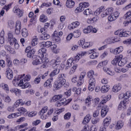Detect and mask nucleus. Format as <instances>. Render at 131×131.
<instances>
[{
	"label": "nucleus",
	"instance_id": "1",
	"mask_svg": "<svg viewBox=\"0 0 131 131\" xmlns=\"http://www.w3.org/2000/svg\"><path fill=\"white\" fill-rule=\"evenodd\" d=\"M38 54L41 56V57L39 56H36L33 60V65L36 66L39 65V64H42V67L43 68H47L49 66V62H50V59L48 58L47 49L45 48H41L38 50Z\"/></svg>",
	"mask_w": 131,
	"mask_h": 131
},
{
	"label": "nucleus",
	"instance_id": "2",
	"mask_svg": "<svg viewBox=\"0 0 131 131\" xmlns=\"http://www.w3.org/2000/svg\"><path fill=\"white\" fill-rule=\"evenodd\" d=\"M31 76L30 75H19L14 77L12 83L15 86H21V89H27L30 86V83L28 81L30 80Z\"/></svg>",
	"mask_w": 131,
	"mask_h": 131
},
{
	"label": "nucleus",
	"instance_id": "3",
	"mask_svg": "<svg viewBox=\"0 0 131 131\" xmlns=\"http://www.w3.org/2000/svg\"><path fill=\"white\" fill-rule=\"evenodd\" d=\"M54 86L56 90H60L62 86H64V88L69 86V82H66V75L64 74H59L58 75Z\"/></svg>",
	"mask_w": 131,
	"mask_h": 131
},
{
	"label": "nucleus",
	"instance_id": "4",
	"mask_svg": "<svg viewBox=\"0 0 131 131\" xmlns=\"http://www.w3.org/2000/svg\"><path fill=\"white\" fill-rule=\"evenodd\" d=\"M114 11V8H113V7H108L105 9V6H100L95 11L94 15H95V16H99V15L100 14L101 18H105V17L109 16Z\"/></svg>",
	"mask_w": 131,
	"mask_h": 131
},
{
	"label": "nucleus",
	"instance_id": "5",
	"mask_svg": "<svg viewBox=\"0 0 131 131\" xmlns=\"http://www.w3.org/2000/svg\"><path fill=\"white\" fill-rule=\"evenodd\" d=\"M63 98V95L61 94L55 95L53 97L52 99L51 100L52 102H56V106L57 107H60V106H66V105H68L71 101H72V99L69 98L68 99H66V98ZM58 100H59L58 101ZM57 101H58L57 102Z\"/></svg>",
	"mask_w": 131,
	"mask_h": 131
},
{
	"label": "nucleus",
	"instance_id": "6",
	"mask_svg": "<svg viewBox=\"0 0 131 131\" xmlns=\"http://www.w3.org/2000/svg\"><path fill=\"white\" fill-rule=\"evenodd\" d=\"M51 62L53 63V67H55V68H64L65 67V65L61 63V58L59 56H57L55 59H53Z\"/></svg>",
	"mask_w": 131,
	"mask_h": 131
},
{
	"label": "nucleus",
	"instance_id": "7",
	"mask_svg": "<svg viewBox=\"0 0 131 131\" xmlns=\"http://www.w3.org/2000/svg\"><path fill=\"white\" fill-rule=\"evenodd\" d=\"M90 7V3L89 2H82L79 4V6L75 10V13H81L84 11V9Z\"/></svg>",
	"mask_w": 131,
	"mask_h": 131
},
{
	"label": "nucleus",
	"instance_id": "8",
	"mask_svg": "<svg viewBox=\"0 0 131 131\" xmlns=\"http://www.w3.org/2000/svg\"><path fill=\"white\" fill-rule=\"evenodd\" d=\"M119 16H120V12L118 11H113L112 13L110 14V15L107 17V20L110 22H113V21H115L117 19L119 18Z\"/></svg>",
	"mask_w": 131,
	"mask_h": 131
},
{
	"label": "nucleus",
	"instance_id": "9",
	"mask_svg": "<svg viewBox=\"0 0 131 131\" xmlns=\"http://www.w3.org/2000/svg\"><path fill=\"white\" fill-rule=\"evenodd\" d=\"M115 35H118L119 37H127V36L130 35V32L118 30L115 32Z\"/></svg>",
	"mask_w": 131,
	"mask_h": 131
},
{
	"label": "nucleus",
	"instance_id": "10",
	"mask_svg": "<svg viewBox=\"0 0 131 131\" xmlns=\"http://www.w3.org/2000/svg\"><path fill=\"white\" fill-rule=\"evenodd\" d=\"M47 112H48V106H43L39 112L41 119L46 120L48 118V116H47Z\"/></svg>",
	"mask_w": 131,
	"mask_h": 131
},
{
	"label": "nucleus",
	"instance_id": "11",
	"mask_svg": "<svg viewBox=\"0 0 131 131\" xmlns=\"http://www.w3.org/2000/svg\"><path fill=\"white\" fill-rule=\"evenodd\" d=\"M35 49L32 48L31 46L27 47L25 49V52L27 53L28 58H31L35 54Z\"/></svg>",
	"mask_w": 131,
	"mask_h": 131
},
{
	"label": "nucleus",
	"instance_id": "12",
	"mask_svg": "<svg viewBox=\"0 0 131 131\" xmlns=\"http://www.w3.org/2000/svg\"><path fill=\"white\" fill-rule=\"evenodd\" d=\"M85 75H86V73L84 71H83L80 73L79 80H78L77 83V85L78 86H80V85L83 84V82H84V77H85Z\"/></svg>",
	"mask_w": 131,
	"mask_h": 131
},
{
	"label": "nucleus",
	"instance_id": "13",
	"mask_svg": "<svg viewBox=\"0 0 131 131\" xmlns=\"http://www.w3.org/2000/svg\"><path fill=\"white\" fill-rule=\"evenodd\" d=\"M88 54L90 55V58L91 59H96L99 57V52H97V50L96 49H93L89 50L88 51ZM91 54H92L91 55Z\"/></svg>",
	"mask_w": 131,
	"mask_h": 131
},
{
	"label": "nucleus",
	"instance_id": "14",
	"mask_svg": "<svg viewBox=\"0 0 131 131\" xmlns=\"http://www.w3.org/2000/svg\"><path fill=\"white\" fill-rule=\"evenodd\" d=\"M123 46H119L115 49H111L110 52L112 54H115V55H119V54H121L123 52Z\"/></svg>",
	"mask_w": 131,
	"mask_h": 131
},
{
	"label": "nucleus",
	"instance_id": "15",
	"mask_svg": "<svg viewBox=\"0 0 131 131\" xmlns=\"http://www.w3.org/2000/svg\"><path fill=\"white\" fill-rule=\"evenodd\" d=\"M21 21L17 20L15 23V33L16 34H20L21 33Z\"/></svg>",
	"mask_w": 131,
	"mask_h": 131
},
{
	"label": "nucleus",
	"instance_id": "16",
	"mask_svg": "<svg viewBox=\"0 0 131 131\" xmlns=\"http://www.w3.org/2000/svg\"><path fill=\"white\" fill-rule=\"evenodd\" d=\"M109 112V107L107 105H103L101 108V116L104 118Z\"/></svg>",
	"mask_w": 131,
	"mask_h": 131
},
{
	"label": "nucleus",
	"instance_id": "17",
	"mask_svg": "<svg viewBox=\"0 0 131 131\" xmlns=\"http://www.w3.org/2000/svg\"><path fill=\"white\" fill-rule=\"evenodd\" d=\"M13 13L16 14V16L18 17V18H20L23 16V11L21 10V9H19V8L17 7H14L12 10Z\"/></svg>",
	"mask_w": 131,
	"mask_h": 131
},
{
	"label": "nucleus",
	"instance_id": "18",
	"mask_svg": "<svg viewBox=\"0 0 131 131\" xmlns=\"http://www.w3.org/2000/svg\"><path fill=\"white\" fill-rule=\"evenodd\" d=\"M112 120V119H111V117L107 116L105 117L102 122L103 126H104L105 127L109 126L111 123Z\"/></svg>",
	"mask_w": 131,
	"mask_h": 131
},
{
	"label": "nucleus",
	"instance_id": "19",
	"mask_svg": "<svg viewBox=\"0 0 131 131\" xmlns=\"http://www.w3.org/2000/svg\"><path fill=\"white\" fill-rule=\"evenodd\" d=\"M124 125V122L122 120H118L115 122V129L116 130H119L121 129Z\"/></svg>",
	"mask_w": 131,
	"mask_h": 131
},
{
	"label": "nucleus",
	"instance_id": "20",
	"mask_svg": "<svg viewBox=\"0 0 131 131\" xmlns=\"http://www.w3.org/2000/svg\"><path fill=\"white\" fill-rule=\"evenodd\" d=\"M41 48H51L53 46V42L51 41H42L39 43Z\"/></svg>",
	"mask_w": 131,
	"mask_h": 131
},
{
	"label": "nucleus",
	"instance_id": "21",
	"mask_svg": "<svg viewBox=\"0 0 131 131\" xmlns=\"http://www.w3.org/2000/svg\"><path fill=\"white\" fill-rule=\"evenodd\" d=\"M6 75L8 79H13L14 75H13V71H12V69L10 68H7L6 71Z\"/></svg>",
	"mask_w": 131,
	"mask_h": 131
},
{
	"label": "nucleus",
	"instance_id": "22",
	"mask_svg": "<svg viewBox=\"0 0 131 131\" xmlns=\"http://www.w3.org/2000/svg\"><path fill=\"white\" fill-rule=\"evenodd\" d=\"M118 110L120 111H123L125 109H126V101L125 100L121 101L118 106Z\"/></svg>",
	"mask_w": 131,
	"mask_h": 131
},
{
	"label": "nucleus",
	"instance_id": "23",
	"mask_svg": "<svg viewBox=\"0 0 131 131\" xmlns=\"http://www.w3.org/2000/svg\"><path fill=\"white\" fill-rule=\"evenodd\" d=\"M74 61V59H73V58H70L67 60L65 65L66 70H68V69H69V68L72 66V64H73Z\"/></svg>",
	"mask_w": 131,
	"mask_h": 131
},
{
	"label": "nucleus",
	"instance_id": "24",
	"mask_svg": "<svg viewBox=\"0 0 131 131\" xmlns=\"http://www.w3.org/2000/svg\"><path fill=\"white\" fill-rule=\"evenodd\" d=\"M52 39L53 41L55 42H60L61 40V38L58 36V32L57 31H55L53 34Z\"/></svg>",
	"mask_w": 131,
	"mask_h": 131
},
{
	"label": "nucleus",
	"instance_id": "25",
	"mask_svg": "<svg viewBox=\"0 0 131 131\" xmlns=\"http://www.w3.org/2000/svg\"><path fill=\"white\" fill-rule=\"evenodd\" d=\"M75 6V2L73 0H67L66 3V6L69 9H72Z\"/></svg>",
	"mask_w": 131,
	"mask_h": 131
},
{
	"label": "nucleus",
	"instance_id": "26",
	"mask_svg": "<svg viewBox=\"0 0 131 131\" xmlns=\"http://www.w3.org/2000/svg\"><path fill=\"white\" fill-rule=\"evenodd\" d=\"M80 24V23L78 21L73 22L68 26V29H69L70 30H71L72 29H74V28L78 27Z\"/></svg>",
	"mask_w": 131,
	"mask_h": 131
},
{
	"label": "nucleus",
	"instance_id": "27",
	"mask_svg": "<svg viewBox=\"0 0 131 131\" xmlns=\"http://www.w3.org/2000/svg\"><path fill=\"white\" fill-rule=\"evenodd\" d=\"M122 58H123V55H122V54H120L119 55L116 56L112 61V64H113V65H116V64L119 62V60H121Z\"/></svg>",
	"mask_w": 131,
	"mask_h": 131
},
{
	"label": "nucleus",
	"instance_id": "28",
	"mask_svg": "<svg viewBox=\"0 0 131 131\" xmlns=\"http://www.w3.org/2000/svg\"><path fill=\"white\" fill-rule=\"evenodd\" d=\"M8 40L9 41V43L10 46H13V42H15V41H17V39L14 38L13 34L11 33H9L8 34Z\"/></svg>",
	"mask_w": 131,
	"mask_h": 131
},
{
	"label": "nucleus",
	"instance_id": "29",
	"mask_svg": "<svg viewBox=\"0 0 131 131\" xmlns=\"http://www.w3.org/2000/svg\"><path fill=\"white\" fill-rule=\"evenodd\" d=\"M24 104L25 103L24 102H23V100H22V99H19L14 102L13 106L15 108H18L20 105H21V106H23Z\"/></svg>",
	"mask_w": 131,
	"mask_h": 131
},
{
	"label": "nucleus",
	"instance_id": "30",
	"mask_svg": "<svg viewBox=\"0 0 131 131\" xmlns=\"http://www.w3.org/2000/svg\"><path fill=\"white\" fill-rule=\"evenodd\" d=\"M87 75L89 78H90L91 79V78H95V77H97V76H98V74H95V71L93 70H90L88 72Z\"/></svg>",
	"mask_w": 131,
	"mask_h": 131
},
{
	"label": "nucleus",
	"instance_id": "31",
	"mask_svg": "<svg viewBox=\"0 0 131 131\" xmlns=\"http://www.w3.org/2000/svg\"><path fill=\"white\" fill-rule=\"evenodd\" d=\"M92 119V115L91 114L86 115L84 119L83 120L82 123L83 124H86V123H89L91 120Z\"/></svg>",
	"mask_w": 131,
	"mask_h": 131
},
{
	"label": "nucleus",
	"instance_id": "32",
	"mask_svg": "<svg viewBox=\"0 0 131 131\" xmlns=\"http://www.w3.org/2000/svg\"><path fill=\"white\" fill-rule=\"evenodd\" d=\"M54 68H55V69L53 71H52L50 74V76H51L52 77H53V76H55V75H56V74H58L60 72V70L64 69V68H62L54 67Z\"/></svg>",
	"mask_w": 131,
	"mask_h": 131
},
{
	"label": "nucleus",
	"instance_id": "33",
	"mask_svg": "<svg viewBox=\"0 0 131 131\" xmlns=\"http://www.w3.org/2000/svg\"><path fill=\"white\" fill-rule=\"evenodd\" d=\"M98 19L99 17L97 16L94 17L92 18H89L87 19L86 22L88 24H94V23H95V22H97Z\"/></svg>",
	"mask_w": 131,
	"mask_h": 131
},
{
	"label": "nucleus",
	"instance_id": "34",
	"mask_svg": "<svg viewBox=\"0 0 131 131\" xmlns=\"http://www.w3.org/2000/svg\"><path fill=\"white\" fill-rule=\"evenodd\" d=\"M53 80H54V78H53L48 79L44 83L45 88H47V86L52 88V82H53Z\"/></svg>",
	"mask_w": 131,
	"mask_h": 131
},
{
	"label": "nucleus",
	"instance_id": "35",
	"mask_svg": "<svg viewBox=\"0 0 131 131\" xmlns=\"http://www.w3.org/2000/svg\"><path fill=\"white\" fill-rule=\"evenodd\" d=\"M102 99L100 102V104H104V103H107L110 99H111V95H108L105 96H102Z\"/></svg>",
	"mask_w": 131,
	"mask_h": 131
},
{
	"label": "nucleus",
	"instance_id": "36",
	"mask_svg": "<svg viewBox=\"0 0 131 131\" xmlns=\"http://www.w3.org/2000/svg\"><path fill=\"white\" fill-rule=\"evenodd\" d=\"M5 50H6V51H7V52H9L10 54H12L13 55L16 54V52L15 51V50L11 48L10 46L5 45Z\"/></svg>",
	"mask_w": 131,
	"mask_h": 131
},
{
	"label": "nucleus",
	"instance_id": "37",
	"mask_svg": "<svg viewBox=\"0 0 131 131\" xmlns=\"http://www.w3.org/2000/svg\"><path fill=\"white\" fill-rule=\"evenodd\" d=\"M2 89L5 91L6 94H10V89L9 88V85L5 83L2 84Z\"/></svg>",
	"mask_w": 131,
	"mask_h": 131
},
{
	"label": "nucleus",
	"instance_id": "38",
	"mask_svg": "<svg viewBox=\"0 0 131 131\" xmlns=\"http://www.w3.org/2000/svg\"><path fill=\"white\" fill-rule=\"evenodd\" d=\"M110 90V86L108 85H103L101 88V92L102 94H105V93H108Z\"/></svg>",
	"mask_w": 131,
	"mask_h": 131
},
{
	"label": "nucleus",
	"instance_id": "39",
	"mask_svg": "<svg viewBox=\"0 0 131 131\" xmlns=\"http://www.w3.org/2000/svg\"><path fill=\"white\" fill-rule=\"evenodd\" d=\"M77 67H78V64L73 63V65L70 69L69 74L70 75L73 74V73H74V72H75L76 70L77 69Z\"/></svg>",
	"mask_w": 131,
	"mask_h": 131
},
{
	"label": "nucleus",
	"instance_id": "40",
	"mask_svg": "<svg viewBox=\"0 0 131 131\" xmlns=\"http://www.w3.org/2000/svg\"><path fill=\"white\" fill-rule=\"evenodd\" d=\"M51 51L54 54H59L60 49L57 48V45L53 44L51 47Z\"/></svg>",
	"mask_w": 131,
	"mask_h": 131
},
{
	"label": "nucleus",
	"instance_id": "41",
	"mask_svg": "<svg viewBox=\"0 0 131 131\" xmlns=\"http://www.w3.org/2000/svg\"><path fill=\"white\" fill-rule=\"evenodd\" d=\"M92 29H93V26H89L83 30V32L84 34H89L92 32Z\"/></svg>",
	"mask_w": 131,
	"mask_h": 131
},
{
	"label": "nucleus",
	"instance_id": "42",
	"mask_svg": "<svg viewBox=\"0 0 131 131\" xmlns=\"http://www.w3.org/2000/svg\"><path fill=\"white\" fill-rule=\"evenodd\" d=\"M91 101L92 96H88L85 100V104H86V106H87L88 107H91V104H92Z\"/></svg>",
	"mask_w": 131,
	"mask_h": 131
},
{
	"label": "nucleus",
	"instance_id": "43",
	"mask_svg": "<svg viewBox=\"0 0 131 131\" xmlns=\"http://www.w3.org/2000/svg\"><path fill=\"white\" fill-rule=\"evenodd\" d=\"M38 43V38L37 36L33 37L31 41V46L32 47H35Z\"/></svg>",
	"mask_w": 131,
	"mask_h": 131
},
{
	"label": "nucleus",
	"instance_id": "44",
	"mask_svg": "<svg viewBox=\"0 0 131 131\" xmlns=\"http://www.w3.org/2000/svg\"><path fill=\"white\" fill-rule=\"evenodd\" d=\"M50 36L49 34H41L39 39L40 40H46L47 39H49L50 38Z\"/></svg>",
	"mask_w": 131,
	"mask_h": 131
},
{
	"label": "nucleus",
	"instance_id": "45",
	"mask_svg": "<svg viewBox=\"0 0 131 131\" xmlns=\"http://www.w3.org/2000/svg\"><path fill=\"white\" fill-rule=\"evenodd\" d=\"M27 114L29 117L32 118V117H34V116H36V115H37V112L36 111L28 112Z\"/></svg>",
	"mask_w": 131,
	"mask_h": 131
},
{
	"label": "nucleus",
	"instance_id": "46",
	"mask_svg": "<svg viewBox=\"0 0 131 131\" xmlns=\"http://www.w3.org/2000/svg\"><path fill=\"white\" fill-rule=\"evenodd\" d=\"M112 2H116V5L117 6H121L122 5H124L125 3L127 2V0H112Z\"/></svg>",
	"mask_w": 131,
	"mask_h": 131
},
{
	"label": "nucleus",
	"instance_id": "47",
	"mask_svg": "<svg viewBox=\"0 0 131 131\" xmlns=\"http://www.w3.org/2000/svg\"><path fill=\"white\" fill-rule=\"evenodd\" d=\"M127 62V59L126 58H122L121 59V60H119L118 62V65L119 66H124L125 64H126V62Z\"/></svg>",
	"mask_w": 131,
	"mask_h": 131
},
{
	"label": "nucleus",
	"instance_id": "48",
	"mask_svg": "<svg viewBox=\"0 0 131 131\" xmlns=\"http://www.w3.org/2000/svg\"><path fill=\"white\" fill-rule=\"evenodd\" d=\"M120 90H121V86L118 84L115 85L112 88L114 93H118Z\"/></svg>",
	"mask_w": 131,
	"mask_h": 131
},
{
	"label": "nucleus",
	"instance_id": "49",
	"mask_svg": "<svg viewBox=\"0 0 131 131\" xmlns=\"http://www.w3.org/2000/svg\"><path fill=\"white\" fill-rule=\"evenodd\" d=\"M103 71L105 72H106V73L107 74H108L109 75H114V72L111 71V70L110 69H109L108 68H107L106 67H104L103 68Z\"/></svg>",
	"mask_w": 131,
	"mask_h": 131
},
{
	"label": "nucleus",
	"instance_id": "50",
	"mask_svg": "<svg viewBox=\"0 0 131 131\" xmlns=\"http://www.w3.org/2000/svg\"><path fill=\"white\" fill-rule=\"evenodd\" d=\"M29 33H28V30L26 28H23L21 31V35L23 37H27Z\"/></svg>",
	"mask_w": 131,
	"mask_h": 131
},
{
	"label": "nucleus",
	"instance_id": "51",
	"mask_svg": "<svg viewBox=\"0 0 131 131\" xmlns=\"http://www.w3.org/2000/svg\"><path fill=\"white\" fill-rule=\"evenodd\" d=\"M39 21L42 23L47 22L48 21V17L45 14H42L40 16Z\"/></svg>",
	"mask_w": 131,
	"mask_h": 131
},
{
	"label": "nucleus",
	"instance_id": "52",
	"mask_svg": "<svg viewBox=\"0 0 131 131\" xmlns=\"http://www.w3.org/2000/svg\"><path fill=\"white\" fill-rule=\"evenodd\" d=\"M17 111L19 113H20V115L21 114H24V113H27V109H26L25 107H21L17 109Z\"/></svg>",
	"mask_w": 131,
	"mask_h": 131
},
{
	"label": "nucleus",
	"instance_id": "53",
	"mask_svg": "<svg viewBox=\"0 0 131 131\" xmlns=\"http://www.w3.org/2000/svg\"><path fill=\"white\" fill-rule=\"evenodd\" d=\"M80 35H81V33L80 32V30H76L73 32V36H74L75 38H77L78 37H79Z\"/></svg>",
	"mask_w": 131,
	"mask_h": 131
},
{
	"label": "nucleus",
	"instance_id": "54",
	"mask_svg": "<svg viewBox=\"0 0 131 131\" xmlns=\"http://www.w3.org/2000/svg\"><path fill=\"white\" fill-rule=\"evenodd\" d=\"M89 85H92V86H96V79L95 78H91L89 81Z\"/></svg>",
	"mask_w": 131,
	"mask_h": 131
},
{
	"label": "nucleus",
	"instance_id": "55",
	"mask_svg": "<svg viewBox=\"0 0 131 131\" xmlns=\"http://www.w3.org/2000/svg\"><path fill=\"white\" fill-rule=\"evenodd\" d=\"M83 14L87 16H90V15H93V12L90 9H87L83 11Z\"/></svg>",
	"mask_w": 131,
	"mask_h": 131
},
{
	"label": "nucleus",
	"instance_id": "56",
	"mask_svg": "<svg viewBox=\"0 0 131 131\" xmlns=\"http://www.w3.org/2000/svg\"><path fill=\"white\" fill-rule=\"evenodd\" d=\"M93 45L91 42H85L84 43V46L83 49H88V48H91Z\"/></svg>",
	"mask_w": 131,
	"mask_h": 131
},
{
	"label": "nucleus",
	"instance_id": "57",
	"mask_svg": "<svg viewBox=\"0 0 131 131\" xmlns=\"http://www.w3.org/2000/svg\"><path fill=\"white\" fill-rule=\"evenodd\" d=\"M131 17V11H128L123 16V19L125 20Z\"/></svg>",
	"mask_w": 131,
	"mask_h": 131
},
{
	"label": "nucleus",
	"instance_id": "58",
	"mask_svg": "<svg viewBox=\"0 0 131 131\" xmlns=\"http://www.w3.org/2000/svg\"><path fill=\"white\" fill-rule=\"evenodd\" d=\"M12 5H13V3H10L8 5H5L3 8V10H6V12H8L12 8Z\"/></svg>",
	"mask_w": 131,
	"mask_h": 131
},
{
	"label": "nucleus",
	"instance_id": "59",
	"mask_svg": "<svg viewBox=\"0 0 131 131\" xmlns=\"http://www.w3.org/2000/svg\"><path fill=\"white\" fill-rule=\"evenodd\" d=\"M100 122L99 118H93L91 120V122L93 124H97V123H98V122Z\"/></svg>",
	"mask_w": 131,
	"mask_h": 131
},
{
	"label": "nucleus",
	"instance_id": "60",
	"mask_svg": "<svg viewBox=\"0 0 131 131\" xmlns=\"http://www.w3.org/2000/svg\"><path fill=\"white\" fill-rule=\"evenodd\" d=\"M123 43L126 46H131V38H129L128 39L124 40Z\"/></svg>",
	"mask_w": 131,
	"mask_h": 131
},
{
	"label": "nucleus",
	"instance_id": "61",
	"mask_svg": "<svg viewBox=\"0 0 131 131\" xmlns=\"http://www.w3.org/2000/svg\"><path fill=\"white\" fill-rule=\"evenodd\" d=\"M124 99H125L126 100H127V99H129V98H130L131 97V92L127 91L125 94H124Z\"/></svg>",
	"mask_w": 131,
	"mask_h": 131
},
{
	"label": "nucleus",
	"instance_id": "62",
	"mask_svg": "<svg viewBox=\"0 0 131 131\" xmlns=\"http://www.w3.org/2000/svg\"><path fill=\"white\" fill-rule=\"evenodd\" d=\"M72 108L73 110H75L76 111H79V110H80V106L77 104H74L72 105Z\"/></svg>",
	"mask_w": 131,
	"mask_h": 131
},
{
	"label": "nucleus",
	"instance_id": "63",
	"mask_svg": "<svg viewBox=\"0 0 131 131\" xmlns=\"http://www.w3.org/2000/svg\"><path fill=\"white\" fill-rule=\"evenodd\" d=\"M26 126H28V123H27L17 125L16 126V128H18V129H21V128H24V127H26Z\"/></svg>",
	"mask_w": 131,
	"mask_h": 131
},
{
	"label": "nucleus",
	"instance_id": "64",
	"mask_svg": "<svg viewBox=\"0 0 131 131\" xmlns=\"http://www.w3.org/2000/svg\"><path fill=\"white\" fill-rule=\"evenodd\" d=\"M4 34V32H2L0 34V36H1V38H0V43H1V45H3V43H4L5 42Z\"/></svg>",
	"mask_w": 131,
	"mask_h": 131
}]
</instances>
